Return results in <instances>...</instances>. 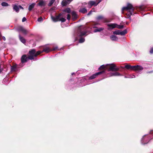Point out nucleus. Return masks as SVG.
<instances>
[{
    "instance_id": "obj_1",
    "label": "nucleus",
    "mask_w": 153,
    "mask_h": 153,
    "mask_svg": "<svg viewBox=\"0 0 153 153\" xmlns=\"http://www.w3.org/2000/svg\"><path fill=\"white\" fill-rule=\"evenodd\" d=\"M135 8L130 3H128L126 7H124L122 8V11L125 10H127V12L126 13L125 17L131 19V16L134 15V11Z\"/></svg>"
},
{
    "instance_id": "obj_2",
    "label": "nucleus",
    "mask_w": 153,
    "mask_h": 153,
    "mask_svg": "<svg viewBox=\"0 0 153 153\" xmlns=\"http://www.w3.org/2000/svg\"><path fill=\"white\" fill-rule=\"evenodd\" d=\"M40 52L39 51L36 52L35 49L30 50L28 52V59L30 60H32L34 59V57H36L40 54Z\"/></svg>"
},
{
    "instance_id": "obj_3",
    "label": "nucleus",
    "mask_w": 153,
    "mask_h": 153,
    "mask_svg": "<svg viewBox=\"0 0 153 153\" xmlns=\"http://www.w3.org/2000/svg\"><path fill=\"white\" fill-rule=\"evenodd\" d=\"M125 68L127 69H129L131 71H138L142 70L143 68L141 65H137L131 66L127 64L125 66Z\"/></svg>"
},
{
    "instance_id": "obj_4",
    "label": "nucleus",
    "mask_w": 153,
    "mask_h": 153,
    "mask_svg": "<svg viewBox=\"0 0 153 153\" xmlns=\"http://www.w3.org/2000/svg\"><path fill=\"white\" fill-rule=\"evenodd\" d=\"M85 30L86 28L84 26L79 27L77 30V35L80 37L85 35L86 33Z\"/></svg>"
},
{
    "instance_id": "obj_5",
    "label": "nucleus",
    "mask_w": 153,
    "mask_h": 153,
    "mask_svg": "<svg viewBox=\"0 0 153 153\" xmlns=\"http://www.w3.org/2000/svg\"><path fill=\"white\" fill-rule=\"evenodd\" d=\"M109 68L108 69V71H117L119 70V68H116V65L114 64H107Z\"/></svg>"
},
{
    "instance_id": "obj_6",
    "label": "nucleus",
    "mask_w": 153,
    "mask_h": 153,
    "mask_svg": "<svg viewBox=\"0 0 153 153\" xmlns=\"http://www.w3.org/2000/svg\"><path fill=\"white\" fill-rule=\"evenodd\" d=\"M105 72V71L104 70H102L101 71H100V72H98L97 73H96L95 74L92 75L91 76H90L89 78V79H94L96 78V77H97V76L98 75L103 74V73H104Z\"/></svg>"
},
{
    "instance_id": "obj_7",
    "label": "nucleus",
    "mask_w": 153,
    "mask_h": 153,
    "mask_svg": "<svg viewBox=\"0 0 153 153\" xmlns=\"http://www.w3.org/2000/svg\"><path fill=\"white\" fill-rule=\"evenodd\" d=\"M28 57L26 54L23 55L21 58V62L22 63L27 62L28 59Z\"/></svg>"
},
{
    "instance_id": "obj_8",
    "label": "nucleus",
    "mask_w": 153,
    "mask_h": 153,
    "mask_svg": "<svg viewBox=\"0 0 153 153\" xmlns=\"http://www.w3.org/2000/svg\"><path fill=\"white\" fill-rule=\"evenodd\" d=\"M99 2L96 3V2L94 1H90L88 3V7L89 8H91L93 6H96L99 4Z\"/></svg>"
},
{
    "instance_id": "obj_9",
    "label": "nucleus",
    "mask_w": 153,
    "mask_h": 153,
    "mask_svg": "<svg viewBox=\"0 0 153 153\" xmlns=\"http://www.w3.org/2000/svg\"><path fill=\"white\" fill-rule=\"evenodd\" d=\"M17 30L18 31H21L25 34H26L27 33V30L25 29L24 27L22 26H18L17 28Z\"/></svg>"
},
{
    "instance_id": "obj_10",
    "label": "nucleus",
    "mask_w": 153,
    "mask_h": 153,
    "mask_svg": "<svg viewBox=\"0 0 153 153\" xmlns=\"http://www.w3.org/2000/svg\"><path fill=\"white\" fill-rule=\"evenodd\" d=\"M117 24L115 23L109 24L107 25V26L109 27L108 28V30H110L113 28L116 27Z\"/></svg>"
},
{
    "instance_id": "obj_11",
    "label": "nucleus",
    "mask_w": 153,
    "mask_h": 153,
    "mask_svg": "<svg viewBox=\"0 0 153 153\" xmlns=\"http://www.w3.org/2000/svg\"><path fill=\"white\" fill-rule=\"evenodd\" d=\"M72 18L73 21H75L77 19V15L76 12L73 11L71 13Z\"/></svg>"
},
{
    "instance_id": "obj_12",
    "label": "nucleus",
    "mask_w": 153,
    "mask_h": 153,
    "mask_svg": "<svg viewBox=\"0 0 153 153\" xmlns=\"http://www.w3.org/2000/svg\"><path fill=\"white\" fill-rule=\"evenodd\" d=\"M51 51V49L47 47H44L42 51H39L41 52L40 54L44 52L48 53Z\"/></svg>"
},
{
    "instance_id": "obj_13",
    "label": "nucleus",
    "mask_w": 153,
    "mask_h": 153,
    "mask_svg": "<svg viewBox=\"0 0 153 153\" xmlns=\"http://www.w3.org/2000/svg\"><path fill=\"white\" fill-rule=\"evenodd\" d=\"M51 18L53 21L55 22L59 21V20L60 19V17L58 15L56 16L55 17L52 16Z\"/></svg>"
},
{
    "instance_id": "obj_14",
    "label": "nucleus",
    "mask_w": 153,
    "mask_h": 153,
    "mask_svg": "<svg viewBox=\"0 0 153 153\" xmlns=\"http://www.w3.org/2000/svg\"><path fill=\"white\" fill-rule=\"evenodd\" d=\"M87 12V10L85 8H80L79 10V12L83 14L86 13Z\"/></svg>"
},
{
    "instance_id": "obj_15",
    "label": "nucleus",
    "mask_w": 153,
    "mask_h": 153,
    "mask_svg": "<svg viewBox=\"0 0 153 153\" xmlns=\"http://www.w3.org/2000/svg\"><path fill=\"white\" fill-rule=\"evenodd\" d=\"M110 38L112 41H117V40L118 38L117 37L114 35H112L110 36Z\"/></svg>"
},
{
    "instance_id": "obj_16",
    "label": "nucleus",
    "mask_w": 153,
    "mask_h": 153,
    "mask_svg": "<svg viewBox=\"0 0 153 153\" xmlns=\"http://www.w3.org/2000/svg\"><path fill=\"white\" fill-rule=\"evenodd\" d=\"M68 4V2L66 0H63L61 3L62 5V6H65Z\"/></svg>"
},
{
    "instance_id": "obj_17",
    "label": "nucleus",
    "mask_w": 153,
    "mask_h": 153,
    "mask_svg": "<svg viewBox=\"0 0 153 153\" xmlns=\"http://www.w3.org/2000/svg\"><path fill=\"white\" fill-rule=\"evenodd\" d=\"M62 11L64 13L66 12L68 13H71V10L70 8H67L62 10Z\"/></svg>"
},
{
    "instance_id": "obj_18",
    "label": "nucleus",
    "mask_w": 153,
    "mask_h": 153,
    "mask_svg": "<svg viewBox=\"0 0 153 153\" xmlns=\"http://www.w3.org/2000/svg\"><path fill=\"white\" fill-rule=\"evenodd\" d=\"M38 5L42 7L43 6H45V3L44 1L42 0L40 1L38 3Z\"/></svg>"
},
{
    "instance_id": "obj_19",
    "label": "nucleus",
    "mask_w": 153,
    "mask_h": 153,
    "mask_svg": "<svg viewBox=\"0 0 153 153\" xmlns=\"http://www.w3.org/2000/svg\"><path fill=\"white\" fill-rule=\"evenodd\" d=\"M19 37L20 40L22 43L24 44H25L26 43V40L23 37L21 36L20 35L19 36Z\"/></svg>"
},
{
    "instance_id": "obj_20",
    "label": "nucleus",
    "mask_w": 153,
    "mask_h": 153,
    "mask_svg": "<svg viewBox=\"0 0 153 153\" xmlns=\"http://www.w3.org/2000/svg\"><path fill=\"white\" fill-rule=\"evenodd\" d=\"M17 69L16 65H14L12 66H11V70L12 71H16Z\"/></svg>"
},
{
    "instance_id": "obj_21",
    "label": "nucleus",
    "mask_w": 153,
    "mask_h": 153,
    "mask_svg": "<svg viewBox=\"0 0 153 153\" xmlns=\"http://www.w3.org/2000/svg\"><path fill=\"white\" fill-rule=\"evenodd\" d=\"M35 4V3H33L30 5L29 6L28 10L29 11H30L32 10V9L34 8Z\"/></svg>"
},
{
    "instance_id": "obj_22",
    "label": "nucleus",
    "mask_w": 153,
    "mask_h": 153,
    "mask_svg": "<svg viewBox=\"0 0 153 153\" xmlns=\"http://www.w3.org/2000/svg\"><path fill=\"white\" fill-rule=\"evenodd\" d=\"M104 28H97L94 30V32L95 33H96L98 32H100L104 30Z\"/></svg>"
},
{
    "instance_id": "obj_23",
    "label": "nucleus",
    "mask_w": 153,
    "mask_h": 153,
    "mask_svg": "<svg viewBox=\"0 0 153 153\" xmlns=\"http://www.w3.org/2000/svg\"><path fill=\"white\" fill-rule=\"evenodd\" d=\"M111 74V76H119L121 75L120 73L117 72H115L112 73Z\"/></svg>"
},
{
    "instance_id": "obj_24",
    "label": "nucleus",
    "mask_w": 153,
    "mask_h": 153,
    "mask_svg": "<svg viewBox=\"0 0 153 153\" xmlns=\"http://www.w3.org/2000/svg\"><path fill=\"white\" fill-rule=\"evenodd\" d=\"M104 19V17L102 15L98 16L96 17V19L97 20H100L103 19Z\"/></svg>"
},
{
    "instance_id": "obj_25",
    "label": "nucleus",
    "mask_w": 153,
    "mask_h": 153,
    "mask_svg": "<svg viewBox=\"0 0 153 153\" xmlns=\"http://www.w3.org/2000/svg\"><path fill=\"white\" fill-rule=\"evenodd\" d=\"M127 33V31L126 29H125L123 31L120 32V35L122 36H123L125 35Z\"/></svg>"
},
{
    "instance_id": "obj_26",
    "label": "nucleus",
    "mask_w": 153,
    "mask_h": 153,
    "mask_svg": "<svg viewBox=\"0 0 153 153\" xmlns=\"http://www.w3.org/2000/svg\"><path fill=\"white\" fill-rule=\"evenodd\" d=\"M108 66V65H102L101 66L100 68H99V70H103L105 69V68H106V66Z\"/></svg>"
},
{
    "instance_id": "obj_27",
    "label": "nucleus",
    "mask_w": 153,
    "mask_h": 153,
    "mask_svg": "<svg viewBox=\"0 0 153 153\" xmlns=\"http://www.w3.org/2000/svg\"><path fill=\"white\" fill-rule=\"evenodd\" d=\"M65 14V13L63 12V11L62 12L60 13L58 15L59 16V17H60L62 16V17H65V16H64V14Z\"/></svg>"
},
{
    "instance_id": "obj_28",
    "label": "nucleus",
    "mask_w": 153,
    "mask_h": 153,
    "mask_svg": "<svg viewBox=\"0 0 153 153\" xmlns=\"http://www.w3.org/2000/svg\"><path fill=\"white\" fill-rule=\"evenodd\" d=\"M65 14V13L63 12V11L62 12L60 13L58 15L59 16V17H60L62 16V17H65V16H64V14Z\"/></svg>"
},
{
    "instance_id": "obj_29",
    "label": "nucleus",
    "mask_w": 153,
    "mask_h": 153,
    "mask_svg": "<svg viewBox=\"0 0 153 153\" xmlns=\"http://www.w3.org/2000/svg\"><path fill=\"white\" fill-rule=\"evenodd\" d=\"M13 8V9L15 10L17 12H18L19 11V7L16 5H14Z\"/></svg>"
},
{
    "instance_id": "obj_30",
    "label": "nucleus",
    "mask_w": 153,
    "mask_h": 153,
    "mask_svg": "<svg viewBox=\"0 0 153 153\" xmlns=\"http://www.w3.org/2000/svg\"><path fill=\"white\" fill-rule=\"evenodd\" d=\"M55 0H51L49 3H48V5L49 6H51Z\"/></svg>"
},
{
    "instance_id": "obj_31",
    "label": "nucleus",
    "mask_w": 153,
    "mask_h": 153,
    "mask_svg": "<svg viewBox=\"0 0 153 153\" xmlns=\"http://www.w3.org/2000/svg\"><path fill=\"white\" fill-rule=\"evenodd\" d=\"M120 31L119 30H117L113 32V33L116 35H120Z\"/></svg>"
},
{
    "instance_id": "obj_32",
    "label": "nucleus",
    "mask_w": 153,
    "mask_h": 153,
    "mask_svg": "<svg viewBox=\"0 0 153 153\" xmlns=\"http://www.w3.org/2000/svg\"><path fill=\"white\" fill-rule=\"evenodd\" d=\"M1 5L3 6H7L9 5L6 2H2Z\"/></svg>"
},
{
    "instance_id": "obj_33",
    "label": "nucleus",
    "mask_w": 153,
    "mask_h": 153,
    "mask_svg": "<svg viewBox=\"0 0 153 153\" xmlns=\"http://www.w3.org/2000/svg\"><path fill=\"white\" fill-rule=\"evenodd\" d=\"M66 20V19L63 18V17H62L60 18V19L59 20V21H61L62 22H65Z\"/></svg>"
},
{
    "instance_id": "obj_34",
    "label": "nucleus",
    "mask_w": 153,
    "mask_h": 153,
    "mask_svg": "<svg viewBox=\"0 0 153 153\" xmlns=\"http://www.w3.org/2000/svg\"><path fill=\"white\" fill-rule=\"evenodd\" d=\"M124 27L123 25H117V26L116 27L118 29H122Z\"/></svg>"
},
{
    "instance_id": "obj_35",
    "label": "nucleus",
    "mask_w": 153,
    "mask_h": 153,
    "mask_svg": "<svg viewBox=\"0 0 153 153\" xmlns=\"http://www.w3.org/2000/svg\"><path fill=\"white\" fill-rule=\"evenodd\" d=\"M85 40L84 39L82 38H80L79 40V42L81 43H82L84 42Z\"/></svg>"
},
{
    "instance_id": "obj_36",
    "label": "nucleus",
    "mask_w": 153,
    "mask_h": 153,
    "mask_svg": "<svg viewBox=\"0 0 153 153\" xmlns=\"http://www.w3.org/2000/svg\"><path fill=\"white\" fill-rule=\"evenodd\" d=\"M43 19L42 18L41 16L39 18H38L37 21L39 22H40L43 21Z\"/></svg>"
},
{
    "instance_id": "obj_37",
    "label": "nucleus",
    "mask_w": 153,
    "mask_h": 153,
    "mask_svg": "<svg viewBox=\"0 0 153 153\" xmlns=\"http://www.w3.org/2000/svg\"><path fill=\"white\" fill-rule=\"evenodd\" d=\"M71 15L69 14H68L67 15V19L68 20H70L71 19Z\"/></svg>"
},
{
    "instance_id": "obj_38",
    "label": "nucleus",
    "mask_w": 153,
    "mask_h": 153,
    "mask_svg": "<svg viewBox=\"0 0 153 153\" xmlns=\"http://www.w3.org/2000/svg\"><path fill=\"white\" fill-rule=\"evenodd\" d=\"M149 52L151 54H152L153 53V47H152L151 48Z\"/></svg>"
},
{
    "instance_id": "obj_39",
    "label": "nucleus",
    "mask_w": 153,
    "mask_h": 153,
    "mask_svg": "<svg viewBox=\"0 0 153 153\" xmlns=\"http://www.w3.org/2000/svg\"><path fill=\"white\" fill-rule=\"evenodd\" d=\"M92 11L90 10L87 14V16H88L91 15L92 14Z\"/></svg>"
},
{
    "instance_id": "obj_40",
    "label": "nucleus",
    "mask_w": 153,
    "mask_h": 153,
    "mask_svg": "<svg viewBox=\"0 0 153 153\" xmlns=\"http://www.w3.org/2000/svg\"><path fill=\"white\" fill-rule=\"evenodd\" d=\"M26 18L25 17H24L22 19V22H24L25 21H26Z\"/></svg>"
},
{
    "instance_id": "obj_41",
    "label": "nucleus",
    "mask_w": 153,
    "mask_h": 153,
    "mask_svg": "<svg viewBox=\"0 0 153 153\" xmlns=\"http://www.w3.org/2000/svg\"><path fill=\"white\" fill-rule=\"evenodd\" d=\"M3 69L2 68H1V65H0V73H1Z\"/></svg>"
},
{
    "instance_id": "obj_42",
    "label": "nucleus",
    "mask_w": 153,
    "mask_h": 153,
    "mask_svg": "<svg viewBox=\"0 0 153 153\" xmlns=\"http://www.w3.org/2000/svg\"><path fill=\"white\" fill-rule=\"evenodd\" d=\"M2 39H3V40L5 41L6 40V38L4 36H2Z\"/></svg>"
},
{
    "instance_id": "obj_43",
    "label": "nucleus",
    "mask_w": 153,
    "mask_h": 153,
    "mask_svg": "<svg viewBox=\"0 0 153 153\" xmlns=\"http://www.w3.org/2000/svg\"><path fill=\"white\" fill-rule=\"evenodd\" d=\"M140 9L141 10H144V9L143 8V6H140Z\"/></svg>"
},
{
    "instance_id": "obj_44",
    "label": "nucleus",
    "mask_w": 153,
    "mask_h": 153,
    "mask_svg": "<svg viewBox=\"0 0 153 153\" xmlns=\"http://www.w3.org/2000/svg\"><path fill=\"white\" fill-rule=\"evenodd\" d=\"M91 10L92 11V12H95V10L94 9V8H93Z\"/></svg>"
},
{
    "instance_id": "obj_45",
    "label": "nucleus",
    "mask_w": 153,
    "mask_h": 153,
    "mask_svg": "<svg viewBox=\"0 0 153 153\" xmlns=\"http://www.w3.org/2000/svg\"><path fill=\"white\" fill-rule=\"evenodd\" d=\"M57 47H55L54 48H53V51H55L56 50V49H57Z\"/></svg>"
},
{
    "instance_id": "obj_46",
    "label": "nucleus",
    "mask_w": 153,
    "mask_h": 153,
    "mask_svg": "<svg viewBox=\"0 0 153 153\" xmlns=\"http://www.w3.org/2000/svg\"><path fill=\"white\" fill-rule=\"evenodd\" d=\"M99 23H96L94 24V25H99Z\"/></svg>"
},
{
    "instance_id": "obj_47",
    "label": "nucleus",
    "mask_w": 153,
    "mask_h": 153,
    "mask_svg": "<svg viewBox=\"0 0 153 153\" xmlns=\"http://www.w3.org/2000/svg\"><path fill=\"white\" fill-rule=\"evenodd\" d=\"M19 7L20 8H22V9L23 8L22 7V6H21V5H19Z\"/></svg>"
},
{
    "instance_id": "obj_48",
    "label": "nucleus",
    "mask_w": 153,
    "mask_h": 153,
    "mask_svg": "<svg viewBox=\"0 0 153 153\" xmlns=\"http://www.w3.org/2000/svg\"><path fill=\"white\" fill-rule=\"evenodd\" d=\"M105 22H109V21H107V20H106V19H105Z\"/></svg>"
},
{
    "instance_id": "obj_49",
    "label": "nucleus",
    "mask_w": 153,
    "mask_h": 153,
    "mask_svg": "<svg viewBox=\"0 0 153 153\" xmlns=\"http://www.w3.org/2000/svg\"><path fill=\"white\" fill-rule=\"evenodd\" d=\"M2 36L1 33H0V37H2Z\"/></svg>"
},
{
    "instance_id": "obj_50",
    "label": "nucleus",
    "mask_w": 153,
    "mask_h": 153,
    "mask_svg": "<svg viewBox=\"0 0 153 153\" xmlns=\"http://www.w3.org/2000/svg\"><path fill=\"white\" fill-rule=\"evenodd\" d=\"M93 27L94 28H97V27Z\"/></svg>"
},
{
    "instance_id": "obj_51",
    "label": "nucleus",
    "mask_w": 153,
    "mask_h": 153,
    "mask_svg": "<svg viewBox=\"0 0 153 153\" xmlns=\"http://www.w3.org/2000/svg\"><path fill=\"white\" fill-rule=\"evenodd\" d=\"M1 40V37H0V40Z\"/></svg>"
},
{
    "instance_id": "obj_52",
    "label": "nucleus",
    "mask_w": 153,
    "mask_h": 153,
    "mask_svg": "<svg viewBox=\"0 0 153 153\" xmlns=\"http://www.w3.org/2000/svg\"><path fill=\"white\" fill-rule=\"evenodd\" d=\"M67 1H70L71 0H67Z\"/></svg>"
},
{
    "instance_id": "obj_53",
    "label": "nucleus",
    "mask_w": 153,
    "mask_h": 153,
    "mask_svg": "<svg viewBox=\"0 0 153 153\" xmlns=\"http://www.w3.org/2000/svg\"><path fill=\"white\" fill-rule=\"evenodd\" d=\"M65 14H64V15L65 16Z\"/></svg>"
}]
</instances>
